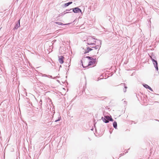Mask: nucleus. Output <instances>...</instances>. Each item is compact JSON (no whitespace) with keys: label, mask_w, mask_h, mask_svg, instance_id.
I'll return each mask as SVG.
<instances>
[{"label":"nucleus","mask_w":159,"mask_h":159,"mask_svg":"<svg viewBox=\"0 0 159 159\" xmlns=\"http://www.w3.org/2000/svg\"><path fill=\"white\" fill-rule=\"evenodd\" d=\"M86 62V61H84L83 62H82V66L84 67H87L89 66H94L95 64V62L94 61H88L87 63H88L87 65H85L84 63Z\"/></svg>","instance_id":"nucleus-1"},{"label":"nucleus","mask_w":159,"mask_h":159,"mask_svg":"<svg viewBox=\"0 0 159 159\" xmlns=\"http://www.w3.org/2000/svg\"><path fill=\"white\" fill-rule=\"evenodd\" d=\"M95 42V39L92 37L89 38L87 40L88 43L89 44H95L94 43Z\"/></svg>","instance_id":"nucleus-2"},{"label":"nucleus","mask_w":159,"mask_h":159,"mask_svg":"<svg viewBox=\"0 0 159 159\" xmlns=\"http://www.w3.org/2000/svg\"><path fill=\"white\" fill-rule=\"evenodd\" d=\"M152 61H153V63L155 67L156 68V70H158V64L157 61L154 60L152 58Z\"/></svg>","instance_id":"nucleus-3"},{"label":"nucleus","mask_w":159,"mask_h":159,"mask_svg":"<svg viewBox=\"0 0 159 159\" xmlns=\"http://www.w3.org/2000/svg\"><path fill=\"white\" fill-rule=\"evenodd\" d=\"M64 58L63 56H60L59 57L58 61H59V62L61 64H62L63 63V62H64L63 60H64Z\"/></svg>","instance_id":"nucleus-4"},{"label":"nucleus","mask_w":159,"mask_h":159,"mask_svg":"<svg viewBox=\"0 0 159 159\" xmlns=\"http://www.w3.org/2000/svg\"><path fill=\"white\" fill-rule=\"evenodd\" d=\"M73 11L75 13H77L79 12H81V10L78 7H75L73 9Z\"/></svg>","instance_id":"nucleus-5"},{"label":"nucleus","mask_w":159,"mask_h":159,"mask_svg":"<svg viewBox=\"0 0 159 159\" xmlns=\"http://www.w3.org/2000/svg\"><path fill=\"white\" fill-rule=\"evenodd\" d=\"M93 49L91 48H90L89 47H88L87 48V49L85 51V52H84V51H83L82 52H84V53H87L89 52V51L93 50Z\"/></svg>","instance_id":"nucleus-6"},{"label":"nucleus","mask_w":159,"mask_h":159,"mask_svg":"<svg viewBox=\"0 0 159 159\" xmlns=\"http://www.w3.org/2000/svg\"><path fill=\"white\" fill-rule=\"evenodd\" d=\"M143 86L146 89H148L151 91H152V88L150 87L147 84H144Z\"/></svg>","instance_id":"nucleus-7"},{"label":"nucleus","mask_w":159,"mask_h":159,"mask_svg":"<svg viewBox=\"0 0 159 159\" xmlns=\"http://www.w3.org/2000/svg\"><path fill=\"white\" fill-rule=\"evenodd\" d=\"M113 127L116 129L117 127V124L116 121H114L113 123Z\"/></svg>","instance_id":"nucleus-8"},{"label":"nucleus","mask_w":159,"mask_h":159,"mask_svg":"<svg viewBox=\"0 0 159 159\" xmlns=\"http://www.w3.org/2000/svg\"><path fill=\"white\" fill-rule=\"evenodd\" d=\"M72 2H69L67 3H65L64 4V6L65 7H66L68 6L69 5L72 4Z\"/></svg>","instance_id":"nucleus-9"},{"label":"nucleus","mask_w":159,"mask_h":159,"mask_svg":"<svg viewBox=\"0 0 159 159\" xmlns=\"http://www.w3.org/2000/svg\"><path fill=\"white\" fill-rule=\"evenodd\" d=\"M103 121L106 123H107L109 122V121L105 117L102 118Z\"/></svg>","instance_id":"nucleus-10"},{"label":"nucleus","mask_w":159,"mask_h":159,"mask_svg":"<svg viewBox=\"0 0 159 159\" xmlns=\"http://www.w3.org/2000/svg\"><path fill=\"white\" fill-rule=\"evenodd\" d=\"M105 117L108 120H110L111 117L109 116H105Z\"/></svg>","instance_id":"nucleus-11"},{"label":"nucleus","mask_w":159,"mask_h":159,"mask_svg":"<svg viewBox=\"0 0 159 159\" xmlns=\"http://www.w3.org/2000/svg\"><path fill=\"white\" fill-rule=\"evenodd\" d=\"M100 47V46L99 45H97V46H95V47H93L92 48H94L96 49H99V48Z\"/></svg>","instance_id":"nucleus-12"},{"label":"nucleus","mask_w":159,"mask_h":159,"mask_svg":"<svg viewBox=\"0 0 159 159\" xmlns=\"http://www.w3.org/2000/svg\"><path fill=\"white\" fill-rule=\"evenodd\" d=\"M20 20H19V25H18V26L17 27H15V28L16 29H17L19 27H20Z\"/></svg>","instance_id":"nucleus-13"},{"label":"nucleus","mask_w":159,"mask_h":159,"mask_svg":"<svg viewBox=\"0 0 159 159\" xmlns=\"http://www.w3.org/2000/svg\"><path fill=\"white\" fill-rule=\"evenodd\" d=\"M56 23L57 24L59 25H62V24L61 23H59V22H56Z\"/></svg>","instance_id":"nucleus-14"},{"label":"nucleus","mask_w":159,"mask_h":159,"mask_svg":"<svg viewBox=\"0 0 159 159\" xmlns=\"http://www.w3.org/2000/svg\"><path fill=\"white\" fill-rule=\"evenodd\" d=\"M84 61L86 62H85V63H84L85 65H87V64H88V63H87V61Z\"/></svg>","instance_id":"nucleus-15"},{"label":"nucleus","mask_w":159,"mask_h":159,"mask_svg":"<svg viewBox=\"0 0 159 159\" xmlns=\"http://www.w3.org/2000/svg\"><path fill=\"white\" fill-rule=\"evenodd\" d=\"M109 120L111 121H113V119L111 117L110 118V119Z\"/></svg>","instance_id":"nucleus-16"},{"label":"nucleus","mask_w":159,"mask_h":159,"mask_svg":"<svg viewBox=\"0 0 159 159\" xmlns=\"http://www.w3.org/2000/svg\"><path fill=\"white\" fill-rule=\"evenodd\" d=\"M125 89H126V88H127V87H126V86H125Z\"/></svg>","instance_id":"nucleus-17"},{"label":"nucleus","mask_w":159,"mask_h":159,"mask_svg":"<svg viewBox=\"0 0 159 159\" xmlns=\"http://www.w3.org/2000/svg\"><path fill=\"white\" fill-rule=\"evenodd\" d=\"M88 57L89 58H90V57Z\"/></svg>","instance_id":"nucleus-18"}]
</instances>
